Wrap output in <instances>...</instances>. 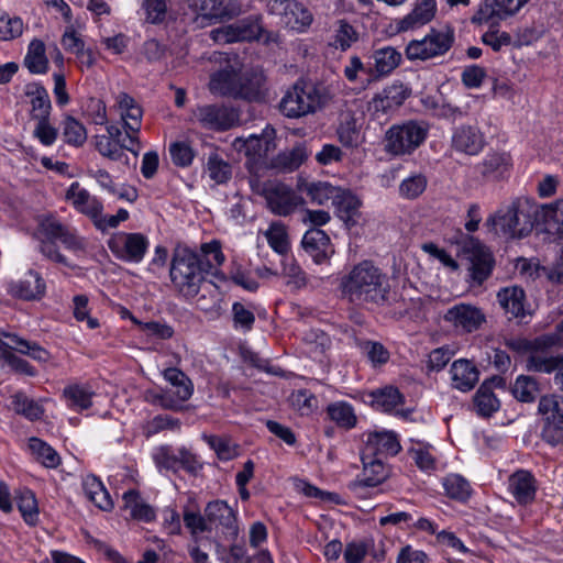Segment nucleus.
Returning <instances> with one entry per match:
<instances>
[{
  "label": "nucleus",
  "instance_id": "nucleus-29",
  "mask_svg": "<svg viewBox=\"0 0 563 563\" xmlns=\"http://www.w3.org/2000/svg\"><path fill=\"white\" fill-rule=\"evenodd\" d=\"M485 145L484 134L473 125H461L452 135V146L467 155H477Z\"/></svg>",
  "mask_w": 563,
  "mask_h": 563
},
{
  "label": "nucleus",
  "instance_id": "nucleus-34",
  "mask_svg": "<svg viewBox=\"0 0 563 563\" xmlns=\"http://www.w3.org/2000/svg\"><path fill=\"white\" fill-rule=\"evenodd\" d=\"M332 205L335 208L338 217L346 225H355L360 216L361 200L351 190L339 187Z\"/></svg>",
  "mask_w": 563,
  "mask_h": 563
},
{
  "label": "nucleus",
  "instance_id": "nucleus-41",
  "mask_svg": "<svg viewBox=\"0 0 563 563\" xmlns=\"http://www.w3.org/2000/svg\"><path fill=\"white\" fill-rule=\"evenodd\" d=\"M511 157L505 152L488 153L481 163V174L487 179H499L509 172Z\"/></svg>",
  "mask_w": 563,
  "mask_h": 563
},
{
  "label": "nucleus",
  "instance_id": "nucleus-58",
  "mask_svg": "<svg viewBox=\"0 0 563 563\" xmlns=\"http://www.w3.org/2000/svg\"><path fill=\"white\" fill-rule=\"evenodd\" d=\"M181 422L178 418L169 415H157L143 426V433L146 438H151L162 431H178Z\"/></svg>",
  "mask_w": 563,
  "mask_h": 563
},
{
  "label": "nucleus",
  "instance_id": "nucleus-36",
  "mask_svg": "<svg viewBox=\"0 0 563 563\" xmlns=\"http://www.w3.org/2000/svg\"><path fill=\"white\" fill-rule=\"evenodd\" d=\"M444 494L448 498L466 504L473 495L471 483L461 474L450 473L441 479Z\"/></svg>",
  "mask_w": 563,
  "mask_h": 563
},
{
  "label": "nucleus",
  "instance_id": "nucleus-42",
  "mask_svg": "<svg viewBox=\"0 0 563 563\" xmlns=\"http://www.w3.org/2000/svg\"><path fill=\"white\" fill-rule=\"evenodd\" d=\"M124 508L134 520L151 522L155 519L154 508L144 501L139 492L130 489L123 494Z\"/></svg>",
  "mask_w": 563,
  "mask_h": 563
},
{
  "label": "nucleus",
  "instance_id": "nucleus-46",
  "mask_svg": "<svg viewBox=\"0 0 563 563\" xmlns=\"http://www.w3.org/2000/svg\"><path fill=\"white\" fill-rule=\"evenodd\" d=\"M11 343L14 344V351L27 355L38 363H47L51 360V353L35 342L24 340L14 333H3Z\"/></svg>",
  "mask_w": 563,
  "mask_h": 563
},
{
  "label": "nucleus",
  "instance_id": "nucleus-51",
  "mask_svg": "<svg viewBox=\"0 0 563 563\" xmlns=\"http://www.w3.org/2000/svg\"><path fill=\"white\" fill-rule=\"evenodd\" d=\"M32 96L30 111L31 120L35 121V123L49 120L52 102L47 90L42 86L36 87L34 92H32Z\"/></svg>",
  "mask_w": 563,
  "mask_h": 563
},
{
  "label": "nucleus",
  "instance_id": "nucleus-15",
  "mask_svg": "<svg viewBox=\"0 0 563 563\" xmlns=\"http://www.w3.org/2000/svg\"><path fill=\"white\" fill-rule=\"evenodd\" d=\"M470 262V278L473 285L481 286L493 273L495 261L490 251L474 238H467L462 247Z\"/></svg>",
  "mask_w": 563,
  "mask_h": 563
},
{
  "label": "nucleus",
  "instance_id": "nucleus-20",
  "mask_svg": "<svg viewBox=\"0 0 563 563\" xmlns=\"http://www.w3.org/2000/svg\"><path fill=\"white\" fill-rule=\"evenodd\" d=\"M529 0H484L472 22L476 24L495 23L518 13Z\"/></svg>",
  "mask_w": 563,
  "mask_h": 563
},
{
  "label": "nucleus",
  "instance_id": "nucleus-7",
  "mask_svg": "<svg viewBox=\"0 0 563 563\" xmlns=\"http://www.w3.org/2000/svg\"><path fill=\"white\" fill-rule=\"evenodd\" d=\"M322 104V96L312 84L297 81L280 100L282 113L290 119L316 112Z\"/></svg>",
  "mask_w": 563,
  "mask_h": 563
},
{
  "label": "nucleus",
  "instance_id": "nucleus-22",
  "mask_svg": "<svg viewBox=\"0 0 563 563\" xmlns=\"http://www.w3.org/2000/svg\"><path fill=\"white\" fill-rule=\"evenodd\" d=\"M373 67L368 69V78L361 80L366 87L373 79H379L390 75L401 63L402 55L393 46H384L372 54Z\"/></svg>",
  "mask_w": 563,
  "mask_h": 563
},
{
  "label": "nucleus",
  "instance_id": "nucleus-44",
  "mask_svg": "<svg viewBox=\"0 0 563 563\" xmlns=\"http://www.w3.org/2000/svg\"><path fill=\"white\" fill-rule=\"evenodd\" d=\"M298 189L306 194L312 203L320 206L329 200L333 202L335 194L339 192V187L328 181H303L298 185Z\"/></svg>",
  "mask_w": 563,
  "mask_h": 563
},
{
  "label": "nucleus",
  "instance_id": "nucleus-24",
  "mask_svg": "<svg viewBox=\"0 0 563 563\" xmlns=\"http://www.w3.org/2000/svg\"><path fill=\"white\" fill-rule=\"evenodd\" d=\"M437 9V0H415L411 11L396 21L397 31H412L428 24L435 16Z\"/></svg>",
  "mask_w": 563,
  "mask_h": 563
},
{
  "label": "nucleus",
  "instance_id": "nucleus-56",
  "mask_svg": "<svg viewBox=\"0 0 563 563\" xmlns=\"http://www.w3.org/2000/svg\"><path fill=\"white\" fill-rule=\"evenodd\" d=\"M309 152L305 144L300 143L290 151L280 153L277 156L276 165L284 170L292 172L299 168L308 158Z\"/></svg>",
  "mask_w": 563,
  "mask_h": 563
},
{
  "label": "nucleus",
  "instance_id": "nucleus-28",
  "mask_svg": "<svg viewBox=\"0 0 563 563\" xmlns=\"http://www.w3.org/2000/svg\"><path fill=\"white\" fill-rule=\"evenodd\" d=\"M508 490L520 505H528L536 498L537 481L531 472L519 470L509 476Z\"/></svg>",
  "mask_w": 563,
  "mask_h": 563
},
{
  "label": "nucleus",
  "instance_id": "nucleus-1",
  "mask_svg": "<svg viewBox=\"0 0 563 563\" xmlns=\"http://www.w3.org/2000/svg\"><path fill=\"white\" fill-rule=\"evenodd\" d=\"M340 289L345 299L357 306H384L390 295L389 278L383 269L371 260L355 264L340 282Z\"/></svg>",
  "mask_w": 563,
  "mask_h": 563
},
{
  "label": "nucleus",
  "instance_id": "nucleus-14",
  "mask_svg": "<svg viewBox=\"0 0 563 563\" xmlns=\"http://www.w3.org/2000/svg\"><path fill=\"white\" fill-rule=\"evenodd\" d=\"M539 412L543 417L542 439L558 445L563 442V399L556 396H543L539 401Z\"/></svg>",
  "mask_w": 563,
  "mask_h": 563
},
{
  "label": "nucleus",
  "instance_id": "nucleus-61",
  "mask_svg": "<svg viewBox=\"0 0 563 563\" xmlns=\"http://www.w3.org/2000/svg\"><path fill=\"white\" fill-rule=\"evenodd\" d=\"M512 395L521 402H532L539 395L538 383L530 376H518L514 386Z\"/></svg>",
  "mask_w": 563,
  "mask_h": 563
},
{
  "label": "nucleus",
  "instance_id": "nucleus-9",
  "mask_svg": "<svg viewBox=\"0 0 563 563\" xmlns=\"http://www.w3.org/2000/svg\"><path fill=\"white\" fill-rule=\"evenodd\" d=\"M107 244L117 260L130 264L141 263L150 247L147 236L139 232H115L110 236Z\"/></svg>",
  "mask_w": 563,
  "mask_h": 563
},
{
  "label": "nucleus",
  "instance_id": "nucleus-30",
  "mask_svg": "<svg viewBox=\"0 0 563 563\" xmlns=\"http://www.w3.org/2000/svg\"><path fill=\"white\" fill-rule=\"evenodd\" d=\"M301 245L316 264L324 263L333 253L330 238L324 231L317 228H312L303 234Z\"/></svg>",
  "mask_w": 563,
  "mask_h": 563
},
{
  "label": "nucleus",
  "instance_id": "nucleus-2",
  "mask_svg": "<svg viewBox=\"0 0 563 563\" xmlns=\"http://www.w3.org/2000/svg\"><path fill=\"white\" fill-rule=\"evenodd\" d=\"M210 62L225 66L210 76L209 90L214 96L257 100L261 98L265 77L262 71L252 70L241 74L230 64L229 55L221 52H213L209 57Z\"/></svg>",
  "mask_w": 563,
  "mask_h": 563
},
{
  "label": "nucleus",
  "instance_id": "nucleus-31",
  "mask_svg": "<svg viewBox=\"0 0 563 563\" xmlns=\"http://www.w3.org/2000/svg\"><path fill=\"white\" fill-rule=\"evenodd\" d=\"M450 375L452 387L463 393L473 389L479 378L477 367L465 358H460L452 363Z\"/></svg>",
  "mask_w": 563,
  "mask_h": 563
},
{
  "label": "nucleus",
  "instance_id": "nucleus-8",
  "mask_svg": "<svg viewBox=\"0 0 563 563\" xmlns=\"http://www.w3.org/2000/svg\"><path fill=\"white\" fill-rule=\"evenodd\" d=\"M487 225L492 227L496 233L507 238L520 239L531 232L533 223L527 212L520 210L516 203H512L489 217Z\"/></svg>",
  "mask_w": 563,
  "mask_h": 563
},
{
  "label": "nucleus",
  "instance_id": "nucleus-40",
  "mask_svg": "<svg viewBox=\"0 0 563 563\" xmlns=\"http://www.w3.org/2000/svg\"><path fill=\"white\" fill-rule=\"evenodd\" d=\"M473 406L476 413L484 418L492 417L499 410L500 400L494 394L493 387L488 380H485L476 390L473 398Z\"/></svg>",
  "mask_w": 563,
  "mask_h": 563
},
{
  "label": "nucleus",
  "instance_id": "nucleus-48",
  "mask_svg": "<svg viewBox=\"0 0 563 563\" xmlns=\"http://www.w3.org/2000/svg\"><path fill=\"white\" fill-rule=\"evenodd\" d=\"M24 64L32 74H45L48 60L45 55V44L42 40L34 38L27 47Z\"/></svg>",
  "mask_w": 563,
  "mask_h": 563
},
{
  "label": "nucleus",
  "instance_id": "nucleus-64",
  "mask_svg": "<svg viewBox=\"0 0 563 563\" xmlns=\"http://www.w3.org/2000/svg\"><path fill=\"white\" fill-rule=\"evenodd\" d=\"M336 133L341 144L346 147H356L361 143V134L353 118L341 121Z\"/></svg>",
  "mask_w": 563,
  "mask_h": 563
},
{
  "label": "nucleus",
  "instance_id": "nucleus-62",
  "mask_svg": "<svg viewBox=\"0 0 563 563\" xmlns=\"http://www.w3.org/2000/svg\"><path fill=\"white\" fill-rule=\"evenodd\" d=\"M12 404L16 413L24 416L31 421L38 420L43 416L44 410L42 406L24 394H15L12 398Z\"/></svg>",
  "mask_w": 563,
  "mask_h": 563
},
{
  "label": "nucleus",
  "instance_id": "nucleus-3",
  "mask_svg": "<svg viewBox=\"0 0 563 563\" xmlns=\"http://www.w3.org/2000/svg\"><path fill=\"white\" fill-rule=\"evenodd\" d=\"M37 232L41 254L54 263L70 266L68 258L60 253L56 245V241H59L66 250L74 254L81 253L86 249V240L75 229L63 224L55 217L42 218Z\"/></svg>",
  "mask_w": 563,
  "mask_h": 563
},
{
  "label": "nucleus",
  "instance_id": "nucleus-11",
  "mask_svg": "<svg viewBox=\"0 0 563 563\" xmlns=\"http://www.w3.org/2000/svg\"><path fill=\"white\" fill-rule=\"evenodd\" d=\"M115 106L123 122V129L130 139V148L134 156H137L142 145L140 131L142 126L143 109L141 104L126 92H119L115 96Z\"/></svg>",
  "mask_w": 563,
  "mask_h": 563
},
{
  "label": "nucleus",
  "instance_id": "nucleus-57",
  "mask_svg": "<svg viewBox=\"0 0 563 563\" xmlns=\"http://www.w3.org/2000/svg\"><path fill=\"white\" fill-rule=\"evenodd\" d=\"M427 38H429V44L432 47L434 57L442 56L452 47L454 43V32L449 26L440 30L431 29L427 34Z\"/></svg>",
  "mask_w": 563,
  "mask_h": 563
},
{
  "label": "nucleus",
  "instance_id": "nucleus-55",
  "mask_svg": "<svg viewBox=\"0 0 563 563\" xmlns=\"http://www.w3.org/2000/svg\"><path fill=\"white\" fill-rule=\"evenodd\" d=\"M12 350H14V344H9L0 341V358L4 361V363L14 372L24 374L27 376H35V368L25 360L16 356Z\"/></svg>",
  "mask_w": 563,
  "mask_h": 563
},
{
  "label": "nucleus",
  "instance_id": "nucleus-39",
  "mask_svg": "<svg viewBox=\"0 0 563 563\" xmlns=\"http://www.w3.org/2000/svg\"><path fill=\"white\" fill-rule=\"evenodd\" d=\"M199 256L205 265L206 275L211 273L222 280L227 279L224 274L219 272V267L224 263L225 256L222 252L221 243L218 240L201 244Z\"/></svg>",
  "mask_w": 563,
  "mask_h": 563
},
{
  "label": "nucleus",
  "instance_id": "nucleus-43",
  "mask_svg": "<svg viewBox=\"0 0 563 563\" xmlns=\"http://www.w3.org/2000/svg\"><path fill=\"white\" fill-rule=\"evenodd\" d=\"M96 150L100 155L114 162L122 161L123 157L128 158L124 151L132 153L128 134L123 140H112L110 136L97 135Z\"/></svg>",
  "mask_w": 563,
  "mask_h": 563
},
{
  "label": "nucleus",
  "instance_id": "nucleus-33",
  "mask_svg": "<svg viewBox=\"0 0 563 563\" xmlns=\"http://www.w3.org/2000/svg\"><path fill=\"white\" fill-rule=\"evenodd\" d=\"M497 301L501 309L512 318L523 319L528 313L526 295L518 286L504 287L497 292Z\"/></svg>",
  "mask_w": 563,
  "mask_h": 563
},
{
  "label": "nucleus",
  "instance_id": "nucleus-52",
  "mask_svg": "<svg viewBox=\"0 0 563 563\" xmlns=\"http://www.w3.org/2000/svg\"><path fill=\"white\" fill-rule=\"evenodd\" d=\"M268 245L277 254L285 255L290 249L287 228L279 221L272 222L264 233Z\"/></svg>",
  "mask_w": 563,
  "mask_h": 563
},
{
  "label": "nucleus",
  "instance_id": "nucleus-37",
  "mask_svg": "<svg viewBox=\"0 0 563 563\" xmlns=\"http://www.w3.org/2000/svg\"><path fill=\"white\" fill-rule=\"evenodd\" d=\"M325 412L328 418L340 429L351 430L357 424L355 409L345 400L330 402Z\"/></svg>",
  "mask_w": 563,
  "mask_h": 563
},
{
  "label": "nucleus",
  "instance_id": "nucleus-10",
  "mask_svg": "<svg viewBox=\"0 0 563 563\" xmlns=\"http://www.w3.org/2000/svg\"><path fill=\"white\" fill-rule=\"evenodd\" d=\"M264 29L260 15H249L233 23L210 31V38L218 44L258 40Z\"/></svg>",
  "mask_w": 563,
  "mask_h": 563
},
{
  "label": "nucleus",
  "instance_id": "nucleus-16",
  "mask_svg": "<svg viewBox=\"0 0 563 563\" xmlns=\"http://www.w3.org/2000/svg\"><path fill=\"white\" fill-rule=\"evenodd\" d=\"M362 473L352 481L347 488L357 498H367L369 490L376 488L388 477V470L384 460L362 454Z\"/></svg>",
  "mask_w": 563,
  "mask_h": 563
},
{
  "label": "nucleus",
  "instance_id": "nucleus-45",
  "mask_svg": "<svg viewBox=\"0 0 563 563\" xmlns=\"http://www.w3.org/2000/svg\"><path fill=\"white\" fill-rule=\"evenodd\" d=\"M64 396L67 399L69 407L81 411L92 406L95 391L87 384H73L65 387Z\"/></svg>",
  "mask_w": 563,
  "mask_h": 563
},
{
  "label": "nucleus",
  "instance_id": "nucleus-18",
  "mask_svg": "<svg viewBox=\"0 0 563 563\" xmlns=\"http://www.w3.org/2000/svg\"><path fill=\"white\" fill-rule=\"evenodd\" d=\"M508 346L518 352L529 354L527 358V367L534 355H547L549 349L563 346V320L555 327V332L543 334L533 340L512 339L508 342Z\"/></svg>",
  "mask_w": 563,
  "mask_h": 563
},
{
  "label": "nucleus",
  "instance_id": "nucleus-35",
  "mask_svg": "<svg viewBox=\"0 0 563 563\" xmlns=\"http://www.w3.org/2000/svg\"><path fill=\"white\" fill-rule=\"evenodd\" d=\"M82 489L87 499L101 510L109 511L113 501L103 483L95 475L88 474L82 478Z\"/></svg>",
  "mask_w": 563,
  "mask_h": 563
},
{
  "label": "nucleus",
  "instance_id": "nucleus-4",
  "mask_svg": "<svg viewBox=\"0 0 563 563\" xmlns=\"http://www.w3.org/2000/svg\"><path fill=\"white\" fill-rule=\"evenodd\" d=\"M169 276L177 292L191 299L206 280V268L199 254L188 246L177 245L173 251Z\"/></svg>",
  "mask_w": 563,
  "mask_h": 563
},
{
  "label": "nucleus",
  "instance_id": "nucleus-6",
  "mask_svg": "<svg viewBox=\"0 0 563 563\" xmlns=\"http://www.w3.org/2000/svg\"><path fill=\"white\" fill-rule=\"evenodd\" d=\"M428 132V124L421 121L391 125L385 135V151L394 156L411 154L424 142Z\"/></svg>",
  "mask_w": 563,
  "mask_h": 563
},
{
  "label": "nucleus",
  "instance_id": "nucleus-63",
  "mask_svg": "<svg viewBox=\"0 0 563 563\" xmlns=\"http://www.w3.org/2000/svg\"><path fill=\"white\" fill-rule=\"evenodd\" d=\"M554 217L558 222H561L558 228V234L562 241V253L560 258L555 262L550 272V278L556 283L563 284V199H559L553 205Z\"/></svg>",
  "mask_w": 563,
  "mask_h": 563
},
{
  "label": "nucleus",
  "instance_id": "nucleus-23",
  "mask_svg": "<svg viewBox=\"0 0 563 563\" xmlns=\"http://www.w3.org/2000/svg\"><path fill=\"white\" fill-rule=\"evenodd\" d=\"M400 450V444L396 433L393 431H376L367 434L363 453L367 459L376 457L386 460L396 455Z\"/></svg>",
  "mask_w": 563,
  "mask_h": 563
},
{
  "label": "nucleus",
  "instance_id": "nucleus-19",
  "mask_svg": "<svg viewBox=\"0 0 563 563\" xmlns=\"http://www.w3.org/2000/svg\"><path fill=\"white\" fill-rule=\"evenodd\" d=\"M444 320L460 332L472 333L486 322V316L479 307L460 302L446 310Z\"/></svg>",
  "mask_w": 563,
  "mask_h": 563
},
{
  "label": "nucleus",
  "instance_id": "nucleus-53",
  "mask_svg": "<svg viewBox=\"0 0 563 563\" xmlns=\"http://www.w3.org/2000/svg\"><path fill=\"white\" fill-rule=\"evenodd\" d=\"M233 328L238 331L250 332L255 323L254 306L234 301L231 308Z\"/></svg>",
  "mask_w": 563,
  "mask_h": 563
},
{
  "label": "nucleus",
  "instance_id": "nucleus-60",
  "mask_svg": "<svg viewBox=\"0 0 563 563\" xmlns=\"http://www.w3.org/2000/svg\"><path fill=\"white\" fill-rule=\"evenodd\" d=\"M428 185L427 177L421 173H415L401 180L399 196L404 199H416L423 194Z\"/></svg>",
  "mask_w": 563,
  "mask_h": 563
},
{
  "label": "nucleus",
  "instance_id": "nucleus-27",
  "mask_svg": "<svg viewBox=\"0 0 563 563\" xmlns=\"http://www.w3.org/2000/svg\"><path fill=\"white\" fill-rule=\"evenodd\" d=\"M166 382L170 384L168 393L172 401L175 402V411H180L186 402L194 394V384L189 377L176 367L166 368L163 373Z\"/></svg>",
  "mask_w": 563,
  "mask_h": 563
},
{
  "label": "nucleus",
  "instance_id": "nucleus-21",
  "mask_svg": "<svg viewBox=\"0 0 563 563\" xmlns=\"http://www.w3.org/2000/svg\"><path fill=\"white\" fill-rule=\"evenodd\" d=\"M8 292L23 300H41L46 294V283L40 272L29 269L23 277L9 283Z\"/></svg>",
  "mask_w": 563,
  "mask_h": 563
},
{
  "label": "nucleus",
  "instance_id": "nucleus-38",
  "mask_svg": "<svg viewBox=\"0 0 563 563\" xmlns=\"http://www.w3.org/2000/svg\"><path fill=\"white\" fill-rule=\"evenodd\" d=\"M206 518L211 522L232 531H236V516L224 500L210 501L205 509Z\"/></svg>",
  "mask_w": 563,
  "mask_h": 563
},
{
  "label": "nucleus",
  "instance_id": "nucleus-54",
  "mask_svg": "<svg viewBox=\"0 0 563 563\" xmlns=\"http://www.w3.org/2000/svg\"><path fill=\"white\" fill-rule=\"evenodd\" d=\"M64 141L71 146H82L87 141L85 125L71 115H66L62 122Z\"/></svg>",
  "mask_w": 563,
  "mask_h": 563
},
{
  "label": "nucleus",
  "instance_id": "nucleus-5",
  "mask_svg": "<svg viewBox=\"0 0 563 563\" xmlns=\"http://www.w3.org/2000/svg\"><path fill=\"white\" fill-rule=\"evenodd\" d=\"M249 185L254 194L264 197L268 210L276 216L287 217L305 205V199L282 181H262L253 175Z\"/></svg>",
  "mask_w": 563,
  "mask_h": 563
},
{
  "label": "nucleus",
  "instance_id": "nucleus-26",
  "mask_svg": "<svg viewBox=\"0 0 563 563\" xmlns=\"http://www.w3.org/2000/svg\"><path fill=\"white\" fill-rule=\"evenodd\" d=\"M364 401L382 412L398 415V407L404 405L405 396L397 387L387 385L365 393Z\"/></svg>",
  "mask_w": 563,
  "mask_h": 563
},
{
  "label": "nucleus",
  "instance_id": "nucleus-50",
  "mask_svg": "<svg viewBox=\"0 0 563 563\" xmlns=\"http://www.w3.org/2000/svg\"><path fill=\"white\" fill-rule=\"evenodd\" d=\"M408 453L421 472L430 474L437 471L438 461L433 446L418 442Z\"/></svg>",
  "mask_w": 563,
  "mask_h": 563
},
{
  "label": "nucleus",
  "instance_id": "nucleus-17",
  "mask_svg": "<svg viewBox=\"0 0 563 563\" xmlns=\"http://www.w3.org/2000/svg\"><path fill=\"white\" fill-rule=\"evenodd\" d=\"M189 8L201 27L240 13V5L233 0H189Z\"/></svg>",
  "mask_w": 563,
  "mask_h": 563
},
{
  "label": "nucleus",
  "instance_id": "nucleus-49",
  "mask_svg": "<svg viewBox=\"0 0 563 563\" xmlns=\"http://www.w3.org/2000/svg\"><path fill=\"white\" fill-rule=\"evenodd\" d=\"M27 448L43 466L56 468L60 464V456L56 450L38 438L29 439Z\"/></svg>",
  "mask_w": 563,
  "mask_h": 563
},
{
  "label": "nucleus",
  "instance_id": "nucleus-32",
  "mask_svg": "<svg viewBox=\"0 0 563 563\" xmlns=\"http://www.w3.org/2000/svg\"><path fill=\"white\" fill-rule=\"evenodd\" d=\"M274 129L264 131L262 136L252 134L249 137H236L233 141V147L238 152H243L247 157L253 159L262 158L267 155L269 150L274 146L273 137Z\"/></svg>",
  "mask_w": 563,
  "mask_h": 563
},
{
  "label": "nucleus",
  "instance_id": "nucleus-47",
  "mask_svg": "<svg viewBox=\"0 0 563 563\" xmlns=\"http://www.w3.org/2000/svg\"><path fill=\"white\" fill-rule=\"evenodd\" d=\"M529 369L540 373L556 371L554 382L563 391V358L548 355H534L529 362Z\"/></svg>",
  "mask_w": 563,
  "mask_h": 563
},
{
  "label": "nucleus",
  "instance_id": "nucleus-59",
  "mask_svg": "<svg viewBox=\"0 0 563 563\" xmlns=\"http://www.w3.org/2000/svg\"><path fill=\"white\" fill-rule=\"evenodd\" d=\"M130 320L139 327L140 331L148 338L155 340H168L174 335V329L166 322L161 321H150L142 322L132 314H130Z\"/></svg>",
  "mask_w": 563,
  "mask_h": 563
},
{
  "label": "nucleus",
  "instance_id": "nucleus-13",
  "mask_svg": "<svg viewBox=\"0 0 563 563\" xmlns=\"http://www.w3.org/2000/svg\"><path fill=\"white\" fill-rule=\"evenodd\" d=\"M191 121L207 130L227 131L239 124L240 114L224 104H202L192 110Z\"/></svg>",
  "mask_w": 563,
  "mask_h": 563
},
{
  "label": "nucleus",
  "instance_id": "nucleus-25",
  "mask_svg": "<svg viewBox=\"0 0 563 563\" xmlns=\"http://www.w3.org/2000/svg\"><path fill=\"white\" fill-rule=\"evenodd\" d=\"M65 197L78 212L87 216L92 222L100 216V211H103L102 202L78 181L70 184Z\"/></svg>",
  "mask_w": 563,
  "mask_h": 563
},
{
  "label": "nucleus",
  "instance_id": "nucleus-12",
  "mask_svg": "<svg viewBox=\"0 0 563 563\" xmlns=\"http://www.w3.org/2000/svg\"><path fill=\"white\" fill-rule=\"evenodd\" d=\"M268 11L278 16L283 26L299 33L305 32L313 21L310 10L297 0H271Z\"/></svg>",
  "mask_w": 563,
  "mask_h": 563
}]
</instances>
